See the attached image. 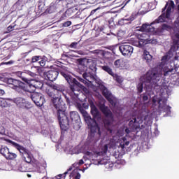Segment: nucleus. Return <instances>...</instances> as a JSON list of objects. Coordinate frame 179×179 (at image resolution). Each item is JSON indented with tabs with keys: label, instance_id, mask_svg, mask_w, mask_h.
Here are the masks:
<instances>
[{
	"label": "nucleus",
	"instance_id": "f257e3e1",
	"mask_svg": "<svg viewBox=\"0 0 179 179\" xmlns=\"http://www.w3.org/2000/svg\"><path fill=\"white\" fill-rule=\"evenodd\" d=\"M178 50V45L175 44L171 46V50L167 55L162 57L161 63L155 69L149 71L142 78L141 81L137 85V90L138 93L143 92V87L146 92H152V90H162L166 87V83L163 82L162 76L163 73L164 76L173 75L176 73V69H169L167 62L169 59L173 57V52Z\"/></svg>",
	"mask_w": 179,
	"mask_h": 179
},
{
	"label": "nucleus",
	"instance_id": "f03ea898",
	"mask_svg": "<svg viewBox=\"0 0 179 179\" xmlns=\"http://www.w3.org/2000/svg\"><path fill=\"white\" fill-rule=\"evenodd\" d=\"M174 1H167L165 7L162 10L163 13L157 20L150 24H143L140 29L141 32L138 34L140 41L136 42L134 45L139 47V48H143V47L146 45V42L145 41L149 40L150 32L155 31V28L152 27V25L156 24V23H163V22H166V23L171 22V13H173V10H174Z\"/></svg>",
	"mask_w": 179,
	"mask_h": 179
},
{
	"label": "nucleus",
	"instance_id": "7ed1b4c3",
	"mask_svg": "<svg viewBox=\"0 0 179 179\" xmlns=\"http://www.w3.org/2000/svg\"><path fill=\"white\" fill-rule=\"evenodd\" d=\"M57 101H61L59 98L56 97L53 101V106L57 110V118L59 125L62 129L66 131L68 128H69V125L71 122L65 113V111H66V105H65L64 102H60L59 105V103H57Z\"/></svg>",
	"mask_w": 179,
	"mask_h": 179
},
{
	"label": "nucleus",
	"instance_id": "20e7f679",
	"mask_svg": "<svg viewBox=\"0 0 179 179\" xmlns=\"http://www.w3.org/2000/svg\"><path fill=\"white\" fill-rule=\"evenodd\" d=\"M143 120L145 121L144 124H148L152 122V116L148 112H144L142 115L138 116H133L129 122V127L134 131V129H142L145 128L143 124Z\"/></svg>",
	"mask_w": 179,
	"mask_h": 179
},
{
	"label": "nucleus",
	"instance_id": "39448f33",
	"mask_svg": "<svg viewBox=\"0 0 179 179\" xmlns=\"http://www.w3.org/2000/svg\"><path fill=\"white\" fill-rule=\"evenodd\" d=\"M26 75L34 77L36 73L29 71L21 73L22 80L27 83L26 96H27L29 93L35 92L36 89H41L43 87V83L36 80H29Z\"/></svg>",
	"mask_w": 179,
	"mask_h": 179
},
{
	"label": "nucleus",
	"instance_id": "423d86ee",
	"mask_svg": "<svg viewBox=\"0 0 179 179\" xmlns=\"http://www.w3.org/2000/svg\"><path fill=\"white\" fill-rule=\"evenodd\" d=\"M61 75L66 79V82L70 85V89L74 94H76L75 92H78L79 89H85V87L80 83L73 78L71 75L68 73V71H62Z\"/></svg>",
	"mask_w": 179,
	"mask_h": 179
},
{
	"label": "nucleus",
	"instance_id": "0eeeda50",
	"mask_svg": "<svg viewBox=\"0 0 179 179\" xmlns=\"http://www.w3.org/2000/svg\"><path fill=\"white\" fill-rule=\"evenodd\" d=\"M152 103L153 106H156L158 104V110L160 113H166V116L170 115L171 114V107L166 104L167 99L166 98H157V96L152 97Z\"/></svg>",
	"mask_w": 179,
	"mask_h": 179
},
{
	"label": "nucleus",
	"instance_id": "6e6552de",
	"mask_svg": "<svg viewBox=\"0 0 179 179\" xmlns=\"http://www.w3.org/2000/svg\"><path fill=\"white\" fill-rule=\"evenodd\" d=\"M7 83L8 85H11L10 87H12V89H14V90L20 93V94L26 96V90L27 89V84L13 78H8Z\"/></svg>",
	"mask_w": 179,
	"mask_h": 179
},
{
	"label": "nucleus",
	"instance_id": "1a4fd4ad",
	"mask_svg": "<svg viewBox=\"0 0 179 179\" xmlns=\"http://www.w3.org/2000/svg\"><path fill=\"white\" fill-rule=\"evenodd\" d=\"M52 87L55 90L54 93H55L56 91L57 92V94H55L52 92H50L48 93V95L50 96V97H52V101L53 103L56 97L59 99L60 101H56V104L61 105V103H64L62 101V99H61V93H62L65 90V87L62 85L55 84L52 85Z\"/></svg>",
	"mask_w": 179,
	"mask_h": 179
},
{
	"label": "nucleus",
	"instance_id": "9d476101",
	"mask_svg": "<svg viewBox=\"0 0 179 179\" xmlns=\"http://www.w3.org/2000/svg\"><path fill=\"white\" fill-rule=\"evenodd\" d=\"M85 121L90 129L91 136H94L95 134L98 136H100V129L99 128L96 120L92 119L90 117H87Z\"/></svg>",
	"mask_w": 179,
	"mask_h": 179
},
{
	"label": "nucleus",
	"instance_id": "9b49d317",
	"mask_svg": "<svg viewBox=\"0 0 179 179\" xmlns=\"http://www.w3.org/2000/svg\"><path fill=\"white\" fill-rule=\"evenodd\" d=\"M99 89L102 92L103 96L106 97V99L109 101V103L113 106V107L115 106V104L117 103V99L113 96L111 92L104 86V85H100Z\"/></svg>",
	"mask_w": 179,
	"mask_h": 179
},
{
	"label": "nucleus",
	"instance_id": "f8f14e48",
	"mask_svg": "<svg viewBox=\"0 0 179 179\" xmlns=\"http://www.w3.org/2000/svg\"><path fill=\"white\" fill-rule=\"evenodd\" d=\"M99 108L101 111H102V113L106 117V118L104 120L105 125H108V126L111 125V124H113V121H114L111 110H110V109H108V107H106L105 104H101L99 106Z\"/></svg>",
	"mask_w": 179,
	"mask_h": 179
},
{
	"label": "nucleus",
	"instance_id": "ddd939ff",
	"mask_svg": "<svg viewBox=\"0 0 179 179\" xmlns=\"http://www.w3.org/2000/svg\"><path fill=\"white\" fill-rule=\"evenodd\" d=\"M30 94L32 101L38 107H41L45 103V99H44V95L43 94L34 92L30 93Z\"/></svg>",
	"mask_w": 179,
	"mask_h": 179
},
{
	"label": "nucleus",
	"instance_id": "4468645a",
	"mask_svg": "<svg viewBox=\"0 0 179 179\" xmlns=\"http://www.w3.org/2000/svg\"><path fill=\"white\" fill-rule=\"evenodd\" d=\"M101 154V152H86L87 156H90L92 160H98L97 163L95 162V164H107L108 163V159H106L104 158H101L100 159Z\"/></svg>",
	"mask_w": 179,
	"mask_h": 179
},
{
	"label": "nucleus",
	"instance_id": "2eb2a0df",
	"mask_svg": "<svg viewBox=\"0 0 179 179\" xmlns=\"http://www.w3.org/2000/svg\"><path fill=\"white\" fill-rule=\"evenodd\" d=\"M12 144L15 148H16V149H17V150H19L20 152L24 155V161L26 163H31V155L27 152L26 148L15 142H12Z\"/></svg>",
	"mask_w": 179,
	"mask_h": 179
},
{
	"label": "nucleus",
	"instance_id": "dca6fc26",
	"mask_svg": "<svg viewBox=\"0 0 179 179\" xmlns=\"http://www.w3.org/2000/svg\"><path fill=\"white\" fill-rule=\"evenodd\" d=\"M119 50L124 57H131L134 52V48L129 44H123L120 45Z\"/></svg>",
	"mask_w": 179,
	"mask_h": 179
},
{
	"label": "nucleus",
	"instance_id": "f3484780",
	"mask_svg": "<svg viewBox=\"0 0 179 179\" xmlns=\"http://www.w3.org/2000/svg\"><path fill=\"white\" fill-rule=\"evenodd\" d=\"M0 153L4 156L7 160H13V159H16L17 156L16 154L10 152L8 147H1L0 149Z\"/></svg>",
	"mask_w": 179,
	"mask_h": 179
},
{
	"label": "nucleus",
	"instance_id": "a211bd4d",
	"mask_svg": "<svg viewBox=\"0 0 179 179\" xmlns=\"http://www.w3.org/2000/svg\"><path fill=\"white\" fill-rule=\"evenodd\" d=\"M14 103L20 108H30V103L24 98L17 97L13 99Z\"/></svg>",
	"mask_w": 179,
	"mask_h": 179
},
{
	"label": "nucleus",
	"instance_id": "6ab92c4d",
	"mask_svg": "<svg viewBox=\"0 0 179 179\" xmlns=\"http://www.w3.org/2000/svg\"><path fill=\"white\" fill-rule=\"evenodd\" d=\"M83 77L85 78H82L80 77H77V79L81 82L82 83H84V85H86V86H89L90 83H92V80H90V74L87 73H84L83 75Z\"/></svg>",
	"mask_w": 179,
	"mask_h": 179
},
{
	"label": "nucleus",
	"instance_id": "aec40b11",
	"mask_svg": "<svg viewBox=\"0 0 179 179\" xmlns=\"http://www.w3.org/2000/svg\"><path fill=\"white\" fill-rule=\"evenodd\" d=\"M58 75H59V73L55 70L49 71L48 73H46L47 78L48 80H50V82H54V80H56L57 78H58Z\"/></svg>",
	"mask_w": 179,
	"mask_h": 179
},
{
	"label": "nucleus",
	"instance_id": "412c9836",
	"mask_svg": "<svg viewBox=\"0 0 179 179\" xmlns=\"http://www.w3.org/2000/svg\"><path fill=\"white\" fill-rule=\"evenodd\" d=\"M91 114L93 115L94 118L99 120L100 118V111L94 106V104L91 103Z\"/></svg>",
	"mask_w": 179,
	"mask_h": 179
},
{
	"label": "nucleus",
	"instance_id": "4be33fe9",
	"mask_svg": "<svg viewBox=\"0 0 179 179\" xmlns=\"http://www.w3.org/2000/svg\"><path fill=\"white\" fill-rule=\"evenodd\" d=\"M114 65L115 68H120V69H124V68H127V62L122 59L115 61Z\"/></svg>",
	"mask_w": 179,
	"mask_h": 179
},
{
	"label": "nucleus",
	"instance_id": "5701e85b",
	"mask_svg": "<svg viewBox=\"0 0 179 179\" xmlns=\"http://www.w3.org/2000/svg\"><path fill=\"white\" fill-rule=\"evenodd\" d=\"M143 57L147 62H150V61H152V58H153V56L150 55V52L146 50L143 51Z\"/></svg>",
	"mask_w": 179,
	"mask_h": 179
},
{
	"label": "nucleus",
	"instance_id": "b1692460",
	"mask_svg": "<svg viewBox=\"0 0 179 179\" xmlns=\"http://www.w3.org/2000/svg\"><path fill=\"white\" fill-rule=\"evenodd\" d=\"M70 117H71V121L76 122V121H79V114H78V112L76 111H73L70 113Z\"/></svg>",
	"mask_w": 179,
	"mask_h": 179
},
{
	"label": "nucleus",
	"instance_id": "393cba45",
	"mask_svg": "<svg viewBox=\"0 0 179 179\" xmlns=\"http://www.w3.org/2000/svg\"><path fill=\"white\" fill-rule=\"evenodd\" d=\"M171 26L167 24H163L159 31L160 33H164V31H171L172 30Z\"/></svg>",
	"mask_w": 179,
	"mask_h": 179
},
{
	"label": "nucleus",
	"instance_id": "a878e982",
	"mask_svg": "<svg viewBox=\"0 0 179 179\" xmlns=\"http://www.w3.org/2000/svg\"><path fill=\"white\" fill-rule=\"evenodd\" d=\"M115 141H110V143L108 144L105 145L103 147L104 153H106L107 152V150H108V148H115Z\"/></svg>",
	"mask_w": 179,
	"mask_h": 179
},
{
	"label": "nucleus",
	"instance_id": "bb28decb",
	"mask_svg": "<svg viewBox=\"0 0 179 179\" xmlns=\"http://www.w3.org/2000/svg\"><path fill=\"white\" fill-rule=\"evenodd\" d=\"M82 151L79 149V146H76L73 148H70L69 153V155H79Z\"/></svg>",
	"mask_w": 179,
	"mask_h": 179
},
{
	"label": "nucleus",
	"instance_id": "cd10ccee",
	"mask_svg": "<svg viewBox=\"0 0 179 179\" xmlns=\"http://www.w3.org/2000/svg\"><path fill=\"white\" fill-rule=\"evenodd\" d=\"M101 69H103V71H105V72H107L109 75H110V76H113V75L114 74V73L113 72V69H111V68H110V66H102Z\"/></svg>",
	"mask_w": 179,
	"mask_h": 179
},
{
	"label": "nucleus",
	"instance_id": "c85d7f7f",
	"mask_svg": "<svg viewBox=\"0 0 179 179\" xmlns=\"http://www.w3.org/2000/svg\"><path fill=\"white\" fill-rule=\"evenodd\" d=\"M112 76L113 79L116 80V82H117V83H122V82L124 81V78H122V77L117 74H115L114 73L113 74H112Z\"/></svg>",
	"mask_w": 179,
	"mask_h": 179
},
{
	"label": "nucleus",
	"instance_id": "c756f323",
	"mask_svg": "<svg viewBox=\"0 0 179 179\" xmlns=\"http://www.w3.org/2000/svg\"><path fill=\"white\" fill-rule=\"evenodd\" d=\"M141 12H143V13H148V12H149V5L148 3H145L141 6Z\"/></svg>",
	"mask_w": 179,
	"mask_h": 179
},
{
	"label": "nucleus",
	"instance_id": "7c9ffc66",
	"mask_svg": "<svg viewBox=\"0 0 179 179\" xmlns=\"http://www.w3.org/2000/svg\"><path fill=\"white\" fill-rule=\"evenodd\" d=\"M70 177H73V179H80V173L78 172H73L70 174Z\"/></svg>",
	"mask_w": 179,
	"mask_h": 179
},
{
	"label": "nucleus",
	"instance_id": "2f4dec72",
	"mask_svg": "<svg viewBox=\"0 0 179 179\" xmlns=\"http://www.w3.org/2000/svg\"><path fill=\"white\" fill-rule=\"evenodd\" d=\"M8 102L4 99L0 98V107H6Z\"/></svg>",
	"mask_w": 179,
	"mask_h": 179
},
{
	"label": "nucleus",
	"instance_id": "473e14b6",
	"mask_svg": "<svg viewBox=\"0 0 179 179\" xmlns=\"http://www.w3.org/2000/svg\"><path fill=\"white\" fill-rule=\"evenodd\" d=\"M41 59V56H34L31 58V62H39Z\"/></svg>",
	"mask_w": 179,
	"mask_h": 179
},
{
	"label": "nucleus",
	"instance_id": "72a5a7b5",
	"mask_svg": "<svg viewBox=\"0 0 179 179\" xmlns=\"http://www.w3.org/2000/svg\"><path fill=\"white\" fill-rule=\"evenodd\" d=\"M38 64L41 66H45V64H47V60L44 58H42L39 60Z\"/></svg>",
	"mask_w": 179,
	"mask_h": 179
},
{
	"label": "nucleus",
	"instance_id": "f704fd0d",
	"mask_svg": "<svg viewBox=\"0 0 179 179\" xmlns=\"http://www.w3.org/2000/svg\"><path fill=\"white\" fill-rule=\"evenodd\" d=\"M78 44H79V43L78 42H73L71 43V44L69 45V48H74L75 50H76V48H78Z\"/></svg>",
	"mask_w": 179,
	"mask_h": 179
},
{
	"label": "nucleus",
	"instance_id": "c9c22d12",
	"mask_svg": "<svg viewBox=\"0 0 179 179\" xmlns=\"http://www.w3.org/2000/svg\"><path fill=\"white\" fill-rule=\"evenodd\" d=\"M36 171L38 173H43V171H44L43 166H40V165H37Z\"/></svg>",
	"mask_w": 179,
	"mask_h": 179
},
{
	"label": "nucleus",
	"instance_id": "e433bc0d",
	"mask_svg": "<svg viewBox=\"0 0 179 179\" xmlns=\"http://www.w3.org/2000/svg\"><path fill=\"white\" fill-rule=\"evenodd\" d=\"M93 54H98L99 55H103V52L101 50H95L93 51Z\"/></svg>",
	"mask_w": 179,
	"mask_h": 179
},
{
	"label": "nucleus",
	"instance_id": "4c0bfd02",
	"mask_svg": "<svg viewBox=\"0 0 179 179\" xmlns=\"http://www.w3.org/2000/svg\"><path fill=\"white\" fill-rule=\"evenodd\" d=\"M124 20L132 22L135 20V15H131L129 18H124Z\"/></svg>",
	"mask_w": 179,
	"mask_h": 179
},
{
	"label": "nucleus",
	"instance_id": "58836bf2",
	"mask_svg": "<svg viewBox=\"0 0 179 179\" xmlns=\"http://www.w3.org/2000/svg\"><path fill=\"white\" fill-rule=\"evenodd\" d=\"M71 24H72V22L71 21L65 22L63 24V27H69V26H71Z\"/></svg>",
	"mask_w": 179,
	"mask_h": 179
},
{
	"label": "nucleus",
	"instance_id": "ea45409f",
	"mask_svg": "<svg viewBox=\"0 0 179 179\" xmlns=\"http://www.w3.org/2000/svg\"><path fill=\"white\" fill-rule=\"evenodd\" d=\"M77 108L80 111V113H85V110L83 109V107H82V105L80 103H77Z\"/></svg>",
	"mask_w": 179,
	"mask_h": 179
},
{
	"label": "nucleus",
	"instance_id": "a19ab883",
	"mask_svg": "<svg viewBox=\"0 0 179 179\" xmlns=\"http://www.w3.org/2000/svg\"><path fill=\"white\" fill-rule=\"evenodd\" d=\"M19 171L22 173H26V171H27V169H26V167L21 166L19 168Z\"/></svg>",
	"mask_w": 179,
	"mask_h": 179
},
{
	"label": "nucleus",
	"instance_id": "79ce46f5",
	"mask_svg": "<svg viewBox=\"0 0 179 179\" xmlns=\"http://www.w3.org/2000/svg\"><path fill=\"white\" fill-rule=\"evenodd\" d=\"M14 29H15V26L10 25V26L7 28V30H8V31H12L13 30H14Z\"/></svg>",
	"mask_w": 179,
	"mask_h": 179
},
{
	"label": "nucleus",
	"instance_id": "37998d69",
	"mask_svg": "<svg viewBox=\"0 0 179 179\" xmlns=\"http://www.w3.org/2000/svg\"><path fill=\"white\" fill-rule=\"evenodd\" d=\"M10 64H13V61H10L8 62L1 63V65H10Z\"/></svg>",
	"mask_w": 179,
	"mask_h": 179
},
{
	"label": "nucleus",
	"instance_id": "c03bdc74",
	"mask_svg": "<svg viewBox=\"0 0 179 179\" xmlns=\"http://www.w3.org/2000/svg\"><path fill=\"white\" fill-rule=\"evenodd\" d=\"M143 101H148V100H149V97H148L146 95H143Z\"/></svg>",
	"mask_w": 179,
	"mask_h": 179
},
{
	"label": "nucleus",
	"instance_id": "a18cd8bd",
	"mask_svg": "<svg viewBox=\"0 0 179 179\" xmlns=\"http://www.w3.org/2000/svg\"><path fill=\"white\" fill-rule=\"evenodd\" d=\"M117 164H125V161L124 160H121V161H117Z\"/></svg>",
	"mask_w": 179,
	"mask_h": 179
},
{
	"label": "nucleus",
	"instance_id": "49530a36",
	"mask_svg": "<svg viewBox=\"0 0 179 179\" xmlns=\"http://www.w3.org/2000/svg\"><path fill=\"white\" fill-rule=\"evenodd\" d=\"M5 94V91L0 88V96H3Z\"/></svg>",
	"mask_w": 179,
	"mask_h": 179
},
{
	"label": "nucleus",
	"instance_id": "de8ad7c7",
	"mask_svg": "<svg viewBox=\"0 0 179 179\" xmlns=\"http://www.w3.org/2000/svg\"><path fill=\"white\" fill-rule=\"evenodd\" d=\"M83 163H85V162H83V159H80V160L79 161V162H78V165H79V166H82V164H83Z\"/></svg>",
	"mask_w": 179,
	"mask_h": 179
},
{
	"label": "nucleus",
	"instance_id": "09e8293b",
	"mask_svg": "<svg viewBox=\"0 0 179 179\" xmlns=\"http://www.w3.org/2000/svg\"><path fill=\"white\" fill-rule=\"evenodd\" d=\"M96 11H97V9L92 10L91 11V15H94V13H96Z\"/></svg>",
	"mask_w": 179,
	"mask_h": 179
},
{
	"label": "nucleus",
	"instance_id": "8fccbe9b",
	"mask_svg": "<svg viewBox=\"0 0 179 179\" xmlns=\"http://www.w3.org/2000/svg\"><path fill=\"white\" fill-rule=\"evenodd\" d=\"M125 132H126V134H129V132H131V131L129 130V129L127 128L125 129Z\"/></svg>",
	"mask_w": 179,
	"mask_h": 179
},
{
	"label": "nucleus",
	"instance_id": "3c124183",
	"mask_svg": "<svg viewBox=\"0 0 179 179\" xmlns=\"http://www.w3.org/2000/svg\"><path fill=\"white\" fill-rule=\"evenodd\" d=\"M52 9H54V6L51 5L49 8V10H52Z\"/></svg>",
	"mask_w": 179,
	"mask_h": 179
},
{
	"label": "nucleus",
	"instance_id": "603ef678",
	"mask_svg": "<svg viewBox=\"0 0 179 179\" xmlns=\"http://www.w3.org/2000/svg\"><path fill=\"white\" fill-rule=\"evenodd\" d=\"M178 58H179V56H176V57H175L176 61H178Z\"/></svg>",
	"mask_w": 179,
	"mask_h": 179
},
{
	"label": "nucleus",
	"instance_id": "864d4df0",
	"mask_svg": "<svg viewBox=\"0 0 179 179\" xmlns=\"http://www.w3.org/2000/svg\"><path fill=\"white\" fill-rule=\"evenodd\" d=\"M125 145H126V146H128V145H129V141H127V142L125 143Z\"/></svg>",
	"mask_w": 179,
	"mask_h": 179
},
{
	"label": "nucleus",
	"instance_id": "5fc2aeb1",
	"mask_svg": "<svg viewBox=\"0 0 179 179\" xmlns=\"http://www.w3.org/2000/svg\"><path fill=\"white\" fill-rule=\"evenodd\" d=\"M70 12H72V10H68L66 13H69Z\"/></svg>",
	"mask_w": 179,
	"mask_h": 179
},
{
	"label": "nucleus",
	"instance_id": "6e6d98bb",
	"mask_svg": "<svg viewBox=\"0 0 179 179\" xmlns=\"http://www.w3.org/2000/svg\"><path fill=\"white\" fill-rule=\"evenodd\" d=\"M72 170V168H69V169H68V171H71Z\"/></svg>",
	"mask_w": 179,
	"mask_h": 179
},
{
	"label": "nucleus",
	"instance_id": "4d7b16f0",
	"mask_svg": "<svg viewBox=\"0 0 179 179\" xmlns=\"http://www.w3.org/2000/svg\"><path fill=\"white\" fill-rule=\"evenodd\" d=\"M145 107H148V103H145Z\"/></svg>",
	"mask_w": 179,
	"mask_h": 179
},
{
	"label": "nucleus",
	"instance_id": "13d9d810",
	"mask_svg": "<svg viewBox=\"0 0 179 179\" xmlns=\"http://www.w3.org/2000/svg\"><path fill=\"white\" fill-rule=\"evenodd\" d=\"M27 176H28V177H31V175L28 174Z\"/></svg>",
	"mask_w": 179,
	"mask_h": 179
},
{
	"label": "nucleus",
	"instance_id": "bf43d9fd",
	"mask_svg": "<svg viewBox=\"0 0 179 179\" xmlns=\"http://www.w3.org/2000/svg\"><path fill=\"white\" fill-rule=\"evenodd\" d=\"M64 174H68V171L65 172Z\"/></svg>",
	"mask_w": 179,
	"mask_h": 179
},
{
	"label": "nucleus",
	"instance_id": "052dcab7",
	"mask_svg": "<svg viewBox=\"0 0 179 179\" xmlns=\"http://www.w3.org/2000/svg\"><path fill=\"white\" fill-rule=\"evenodd\" d=\"M122 149H124V145H122Z\"/></svg>",
	"mask_w": 179,
	"mask_h": 179
},
{
	"label": "nucleus",
	"instance_id": "680f3d73",
	"mask_svg": "<svg viewBox=\"0 0 179 179\" xmlns=\"http://www.w3.org/2000/svg\"><path fill=\"white\" fill-rule=\"evenodd\" d=\"M1 78H0V80H1Z\"/></svg>",
	"mask_w": 179,
	"mask_h": 179
},
{
	"label": "nucleus",
	"instance_id": "e2e57ef3",
	"mask_svg": "<svg viewBox=\"0 0 179 179\" xmlns=\"http://www.w3.org/2000/svg\"><path fill=\"white\" fill-rule=\"evenodd\" d=\"M59 1H62V0H59Z\"/></svg>",
	"mask_w": 179,
	"mask_h": 179
}]
</instances>
